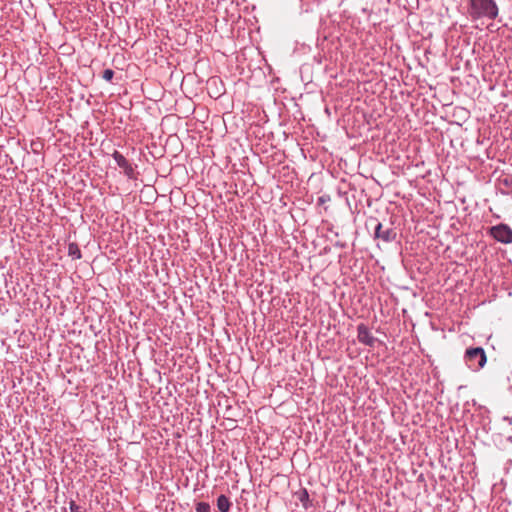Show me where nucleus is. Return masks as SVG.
I'll list each match as a JSON object with an SVG mask.
<instances>
[{
	"instance_id": "obj_1",
	"label": "nucleus",
	"mask_w": 512,
	"mask_h": 512,
	"mask_svg": "<svg viewBox=\"0 0 512 512\" xmlns=\"http://www.w3.org/2000/svg\"><path fill=\"white\" fill-rule=\"evenodd\" d=\"M112 157L117 163V165L123 170V173L129 179H137L136 166L133 165L130 161H128L123 154H121L117 150H114V152L112 153Z\"/></svg>"
},
{
	"instance_id": "obj_2",
	"label": "nucleus",
	"mask_w": 512,
	"mask_h": 512,
	"mask_svg": "<svg viewBox=\"0 0 512 512\" xmlns=\"http://www.w3.org/2000/svg\"><path fill=\"white\" fill-rule=\"evenodd\" d=\"M490 234L499 242L512 243V230L505 224H499L490 228Z\"/></svg>"
},
{
	"instance_id": "obj_3",
	"label": "nucleus",
	"mask_w": 512,
	"mask_h": 512,
	"mask_svg": "<svg viewBox=\"0 0 512 512\" xmlns=\"http://www.w3.org/2000/svg\"><path fill=\"white\" fill-rule=\"evenodd\" d=\"M358 341L366 346L374 347L376 338L371 334L369 328L361 323L357 326Z\"/></svg>"
},
{
	"instance_id": "obj_4",
	"label": "nucleus",
	"mask_w": 512,
	"mask_h": 512,
	"mask_svg": "<svg viewBox=\"0 0 512 512\" xmlns=\"http://www.w3.org/2000/svg\"><path fill=\"white\" fill-rule=\"evenodd\" d=\"M375 238H379L384 242H392L396 239L397 233L393 228H383L381 223H378L375 227Z\"/></svg>"
},
{
	"instance_id": "obj_5",
	"label": "nucleus",
	"mask_w": 512,
	"mask_h": 512,
	"mask_svg": "<svg viewBox=\"0 0 512 512\" xmlns=\"http://www.w3.org/2000/svg\"><path fill=\"white\" fill-rule=\"evenodd\" d=\"M498 14V8L493 0H482V16L495 18Z\"/></svg>"
},
{
	"instance_id": "obj_6",
	"label": "nucleus",
	"mask_w": 512,
	"mask_h": 512,
	"mask_svg": "<svg viewBox=\"0 0 512 512\" xmlns=\"http://www.w3.org/2000/svg\"><path fill=\"white\" fill-rule=\"evenodd\" d=\"M216 505L220 512H229L230 508L232 506V503L227 496L222 494L217 498Z\"/></svg>"
},
{
	"instance_id": "obj_7",
	"label": "nucleus",
	"mask_w": 512,
	"mask_h": 512,
	"mask_svg": "<svg viewBox=\"0 0 512 512\" xmlns=\"http://www.w3.org/2000/svg\"><path fill=\"white\" fill-rule=\"evenodd\" d=\"M297 496H298L299 501L302 503V505L305 509H308L309 507H311L312 504L310 501V496H309V493L306 488H302L297 493Z\"/></svg>"
},
{
	"instance_id": "obj_8",
	"label": "nucleus",
	"mask_w": 512,
	"mask_h": 512,
	"mask_svg": "<svg viewBox=\"0 0 512 512\" xmlns=\"http://www.w3.org/2000/svg\"><path fill=\"white\" fill-rule=\"evenodd\" d=\"M68 255L72 259H74V260L80 259L82 257L81 250H80V248H79L77 243H75V242L69 243V245H68Z\"/></svg>"
},
{
	"instance_id": "obj_9",
	"label": "nucleus",
	"mask_w": 512,
	"mask_h": 512,
	"mask_svg": "<svg viewBox=\"0 0 512 512\" xmlns=\"http://www.w3.org/2000/svg\"><path fill=\"white\" fill-rule=\"evenodd\" d=\"M478 356H480V347L467 349L465 353V361L467 365L471 367L472 365L470 364V362L473 361Z\"/></svg>"
},
{
	"instance_id": "obj_10",
	"label": "nucleus",
	"mask_w": 512,
	"mask_h": 512,
	"mask_svg": "<svg viewBox=\"0 0 512 512\" xmlns=\"http://www.w3.org/2000/svg\"><path fill=\"white\" fill-rule=\"evenodd\" d=\"M196 512H211V506L207 502H199L196 504Z\"/></svg>"
},
{
	"instance_id": "obj_11",
	"label": "nucleus",
	"mask_w": 512,
	"mask_h": 512,
	"mask_svg": "<svg viewBox=\"0 0 512 512\" xmlns=\"http://www.w3.org/2000/svg\"><path fill=\"white\" fill-rule=\"evenodd\" d=\"M478 4H480V0H471V14L473 15V17H478L480 15Z\"/></svg>"
},
{
	"instance_id": "obj_12",
	"label": "nucleus",
	"mask_w": 512,
	"mask_h": 512,
	"mask_svg": "<svg viewBox=\"0 0 512 512\" xmlns=\"http://www.w3.org/2000/svg\"><path fill=\"white\" fill-rule=\"evenodd\" d=\"M69 509L70 512H85V510L73 500L69 503Z\"/></svg>"
},
{
	"instance_id": "obj_13",
	"label": "nucleus",
	"mask_w": 512,
	"mask_h": 512,
	"mask_svg": "<svg viewBox=\"0 0 512 512\" xmlns=\"http://www.w3.org/2000/svg\"><path fill=\"white\" fill-rule=\"evenodd\" d=\"M102 77L103 79H105L106 81H112L113 77H114V71L112 69H105L102 73Z\"/></svg>"
},
{
	"instance_id": "obj_14",
	"label": "nucleus",
	"mask_w": 512,
	"mask_h": 512,
	"mask_svg": "<svg viewBox=\"0 0 512 512\" xmlns=\"http://www.w3.org/2000/svg\"><path fill=\"white\" fill-rule=\"evenodd\" d=\"M481 361H482V367L484 366L485 362H486V356H485V353H484V350L482 349V358H481Z\"/></svg>"
},
{
	"instance_id": "obj_15",
	"label": "nucleus",
	"mask_w": 512,
	"mask_h": 512,
	"mask_svg": "<svg viewBox=\"0 0 512 512\" xmlns=\"http://www.w3.org/2000/svg\"><path fill=\"white\" fill-rule=\"evenodd\" d=\"M216 82H217V79H215V78H211V79L208 81V83H209V84H216Z\"/></svg>"
}]
</instances>
